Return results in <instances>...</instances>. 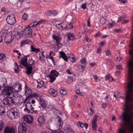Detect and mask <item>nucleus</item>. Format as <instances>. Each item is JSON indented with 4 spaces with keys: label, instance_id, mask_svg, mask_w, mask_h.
Returning <instances> with one entry per match:
<instances>
[{
    "label": "nucleus",
    "instance_id": "obj_57",
    "mask_svg": "<svg viewBox=\"0 0 133 133\" xmlns=\"http://www.w3.org/2000/svg\"><path fill=\"white\" fill-rule=\"evenodd\" d=\"M38 100L39 103H40L41 102H42V101H43L44 100H45L41 96L38 99Z\"/></svg>",
    "mask_w": 133,
    "mask_h": 133
},
{
    "label": "nucleus",
    "instance_id": "obj_42",
    "mask_svg": "<svg viewBox=\"0 0 133 133\" xmlns=\"http://www.w3.org/2000/svg\"><path fill=\"white\" fill-rule=\"evenodd\" d=\"M30 97H28L27 96L26 97L25 99H24V100H23L22 98H20V100H22V101L21 102H19V103L21 104L23 103L24 104H25L28 98Z\"/></svg>",
    "mask_w": 133,
    "mask_h": 133
},
{
    "label": "nucleus",
    "instance_id": "obj_3",
    "mask_svg": "<svg viewBox=\"0 0 133 133\" xmlns=\"http://www.w3.org/2000/svg\"><path fill=\"white\" fill-rule=\"evenodd\" d=\"M26 108L24 109L25 112L28 113H33L34 112V109L32 107L31 103L28 102L25 105Z\"/></svg>",
    "mask_w": 133,
    "mask_h": 133
},
{
    "label": "nucleus",
    "instance_id": "obj_55",
    "mask_svg": "<svg viewBox=\"0 0 133 133\" xmlns=\"http://www.w3.org/2000/svg\"><path fill=\"white\" fill-rule=\"evenodd\" d=\"M80 62L82 64H84L86 62V60L84 58H82L80 60Z\"/></svg>",
    "mask_w": 133,
    "mask_h": 133
},
{
    "label": "nucleus",
    "instance_id": "obj_62",
    "mask_svg": "<svg viewBox=\"0 0 133 133\" xmlns=\"http://www.w3.org/2000/svg\"><path fill=\"white\" fill-rule=\"evenodd\" d=\"M26 36L27 37V38H30L32 37V34H25Z\"/></svg>",
    "mask_w": 133,
    "mask_h": 133
},
{
    "label": "nucleus",
    "instance_id": "obj_40",
    "mask_svg": "<svg viewBox=\"0 0 133 133\" xmlns=\"http://www.w3.org/2000/svg\"><path fill=\"white\" fill-rule=\"evenodd\" d=\"M106 21V20L105 18L103 17H101L100 19V23L102 24H103Z\"/></svg>",
    "mask_w": 133,
    "mask_h": 133
},
{
    "label": "nucleus",
    "instance_id": "obj_60",
    "mask_svg": "<svg viewBox=\"0 0 133 133\" xmlns=\"http://www.w3.org/2000/svg\"><path fill=\"white\" fill-rule=\"evenodd\" d=\"M68 129L69 130V132L70 133H75L74 131L71 129L70 128H68Z\"/></svg>",
    "mask_w": 133,
    "mask_h": 133
},
{
    "label": "nucleus",
    "instance_id": "obj_35",
    "mask_svg": "<svg viewBox=\"0 0 133 133\" xmlns=\"http://www.w3.org/2000/svg\"><path fill=\"white\" fill-rule=\"evenodd\" d=\"M37 25H38V24L37 22L36 21H35L34 22L32 23L31 24H29V26L31 28V27H34Z\"/></svg>",
    "mask_w": 133,
    "mask_h": 133
},
{
    "label": "nucleus",
    "instance_id": "obj_39",
    "mask_svg": "<svg viewBox=\"0 0 133 133\" xmlns=\"http://www.w3.org/2000/svg\"><path fill=\"white\" fill-rule=\"evenodd\" d=\"M5 113L4 109L2 107H0V115H2L3 114Z\"/></svg>",
    "mask_w": 133,
    "mask_h": 133
},
{
    "label": "nucleus",
    "instance_id": "obj_18",
    "mask_svg": "<svg viewBox=\"0 0 133 133\" xmlns=\"http://www.w3.org/2000/svg\"><path fill=\"white\" fill-rule=\"evenodd\" d=\"M59 53L60 55V57L63 58L65 61H67L68 58L64 52L63 51H61Z\"/></svg>",
    "mask_w": 133,
    "mask_h": 133
},
{
    "label": "nucleus",
    "instance_id": "obj_21",
    "mask_svg": "<svg viewBox=\"0 0 133 133\" xmlns=\"http://www.w3.org/2000/svg\"><path fill=\"white\" fill-rule=\"evenodd\" d=\"M23 31H24V33H32V29L29 26L26 27Z\"/></svg>",
    "mask_w": 133,
    "mask_h": 133
},
{
    "label": "nucleus",
    "instance_id": "obj_36",
    "mask_svg": "<svg viewBox=\"0 0 133 133\" xmlns=\"http://www.w3.org/2000/svg\"><path fill=\"white\" fill-rule=\"evenodd\" d=\"M39 104L43 108H45L46 107V104L45 100L42 101V102L40 103Z\"/></svg>",
    "mask_w": 133,
    "mask_h": 133
},
{
    "label": "nucleus",
    "instance_id": "obj_2",
    "mask_svg": "<svg viewBox=\"0 0 133 133\" xmlns=\"http://www.w3.org/2000/svg\"><path fill=\"white\" fill-rule=\"evenodd\" d=\"M59 75V73L56 70H51L50 74L48 75V77L50 78L49 82L51 83H52L56 79V77H58Z\"/></svg>",
    "mask_w": 133,
    "mask_h": 133
},
{
    "label": "nucleus",
    "instance_id": "obj_22",
    "mask_svg": "<svg viewBox=\"0 0 133 133\" xmlns=\"http://www.w3.org/2000/svg\"><path fill=\"white\" fill-rule=\"evenodd\" d=\"M13 32L14 33H24V31L21 28H16L13 31Z\"/></svg>",
    "mask_w": 133,
    "mask_h": 133
},
{
    "label": "nucleus",
    "instance_id": "obj_50",
    "mask_svg": "<svg viewBox=\"0 0 133 133\" xmlns=\"http://www.w3.org/2000/svg\"><path fill=\"white\" fill-rule=\"evenodd\" d=\"M84 39L85 41L87 42H89L91 41V39L89 38L88 36H86V35L85 36V37Z\"/></svg>",
    "mask_w": 133,
    "mask_h": 133
},
{
    "label": "nucleus",
    "instance_id": "obj_45",
    "mask_svg": "<svg viewBox=\"0 0 133 133\" xmlns=\"http://www.w3.org/2000/svg\"><path fill=\"white\" fill-rule=\"evenodd\" d=\"M8 27L6 29H3L1 30L0 31V33H6L8 32Z\"/></svg>",
    "mask_w": 133,
    "mask_h": 133
},
{
    "label": "nucleus",
    "instance_id": "obj_33",
    "mask_svg": "<svg viewBox=\"0 0 133 133\" xmlns=\"http://www.w3.org/2000/svg\"><path fill=\"white\" fill-rule=\"evenodd\" d=\"M73 78L71 77H68L67 80V82L69 83H72L73 81Z\"/></svg>",
    "mask_w": 133,
    "mask_h": 133
},
{
    "label": "nucleus",
    "instance_id": "obj_7",
    "mask_svg": "<svg viewBox=\"0 0 133 133\" xmlns=\"http://www.w3.org/2000/svg\"><path fill=\"white\" fill-rule=\"evenodd\" d=\"M25 95L28 97H32V90L28 88L26 84L25 85Z\"/></svg>",
    "mask_w": 133,
    "mask_h": 133
},
{
    "label": "nucleus",
    "instance_id": "obj_5",
    "mask_svg": "<svg viewBox=\"0 0 133 133\" xmlns=\"http://www.w3.org/2000/svg\"><path fill=\"white\" fill-rule=\"evenodd\" d=\"M26 126L25 123L20 124L18 126V133H26Z\"/></svg>",
    "mask_w": 133,
    "mask_h": 133
},
{
    "label": "nucleus",
    "instance_id": "obj_61",
    "mask_svg": "<svg viewBox=\"0 0 133 133\" xmlns=\"http://www.w3.org/2000/svg\"><path fill=\"white\" fill-rule=\"evenodd\" d=\"M116 68L117 69H118L119 70H122V66L121 65H118L116 66Z\"/></svg>",
    "mask_w": 133,
    "mask_h": 133
},
{
    "label": "nucleus",
    "instance_id": "obj_58",
    "mask_svg": "<svg viewBox=\"0 0 133 133\" xmlns=\"http://www.w3.org/2000/svg\"><path fill=\"white\" fill-rule=\"evenodd\" d=\"M70 62H74L75 61V59L73 57H70Z\"/></svg>",
    "mask_w": 133,
    "mask_h": 133
},
{
    "label": "nucleus",
    "instance_id": "obj_48",
    "mask_svg": "<svg viewBox=\"0 0 133 133\" xmlns=\"http://www.w3.org/2000/svg\"><path fill=\"white\" fill-rule=\"evenodd\" d=\"M79 68L80 69H81L82 71L83 72L84 71V70L85 68V66H84L80 65L79 66Z\"/></svg>",
    "mask_w": 133,
    "mask_h": 133
},
{
    "label": "nucleus",
    "instance_id": "obj_64",
    "mask_svg": "<svg viewBox=\"0 0 133 133\" xmlns=\"http://www.w3.org/2000/svg\"><path fill=\"white\" fill-rule=\"evenodd\" d=\"M110 50H108L106 52V54L107 56L109 55L110 54Z\"/></svg>",
    "mask_w": 133,
    "mask_h": 133
},
{
    "label": "nucleus",
    "instance_id": "obj_38",
    "mask_svg": "<svg viewBox=\"0 0 133 133\" xmlns=\"http://www.w3.org/2000/svg\"><path fill=\"white\" fill-rule=\"evenodd\" d=\"M115 23L114 21H113L109 23L108 24V25L109 27L111 28L115 25Z\"/></svg>",
    "mask_w": 133,
    "mask_h": 133
},
{
    "label": "nucleus",
    "instance_id": "obj_13",
    "mask_svg": "<svg viewBox=\"0 0 133 133\" xmlns=\"http://www.w3.org/2000/svg\"><path fill=\"white\" fill-rule=\"evenodd\" d=\"M56 26L61 30L65 29L67 26L66 23L64 22H62L60 23L56 24Z\"/></svg>",
    "mask_w": 133,
    "mask_h": 133
},
{
    "label": "nucleus",
    "instance_id": "obj_49",
    "mask_svg": "<svg viewBox=\"0 0 133 133\" xmlns=\"http://www.w3.org/2000/svg\"><path fill=\"white\" fill-rule=\"evenodd\" d=\"M124 17L120 16L118 18V19L117 21V22H119L121 21L124 20Z\"/></svg>",
    "mask_w": 133,
    "mask_h": 133
},
{
    "label": "nucleus",
    "instance_id": "obj_53",
    "mask_svg": "<svg viewBox=\"0 0 133 133\" xmlns=\"http://www.w3.org/2000/svg\"><path fill=\"white\" fill-rule=\"evenodd\" d=\"M51 133H64V132L62 130H59L56 131H53Z\"/></svg>",
    "mask_w": 133,
    "mask_h": 133
},
{
    "label": "nucleus",
    "instance_id": "obj_25",
    "mask_svg": "<svg viewBox=\"0 0 133 133\" xmlns=\"http://www.w3.org/2000/svg\"><path fill=\"white\" fill-rule=\"evenodd\" d=\"M31 51L34 52L36 53L40 51V49L39 48H36L35 47H33L32 45L31 46Z\"/></svg>",
    "mask_w": 133,
    "mask_h": 133
},
{
    "label": "nucleus",
    "instance_id": "obj_20",
    "mask_svg": "<svg viewBox=\"0 0 133 133\" xmlns=\"http://www.w3.org/2000/svg\"><path fill=\"white\" fill-rule=\"evenodd\" d=\"M77 125L82 128L84 127L86 129H87L88 127V125L87 123H83L79 121L78 122Z\"/></svg>",
    "mask_w": 133,
    "mask_h": 133
},
{
    "label": "nucleus",
    "instance_id": "obj_16",
    "mask_svg": "<svg viewBox=\"0 0 133 133\" xmlns=\"http://www.w3.org/2000/svg\"><path fill=\"white\" fill-rule=\"evenodd\" d=\"M32 44V42L29 39H27L25 40H23L21 41L20 46L21 47L25 44Z\"/></svg>",
    "mask_w": 133,
    "mask_h": 133
},
{
    "label": "nucleus",
    "instance_id": "obj_54",
    "mask_svg": "<svg viewBox=\"0 0 133 133\" xmlns=\"http://www.w3.org/2000/svg\"><path fill=\"white\" fill-rule=\"evenodd\" d=\"M5 57V56L3 54H0V59H2Z\"/></svg>",
    "mask_w": 133,
    "mask_h": 133
},
{
    "label": "nucleus",
    "instance_id": "obj_11",
    "mask_svg": "<svg viewBox=\"0 0 133 133\" xmlns=\"http://www.w3.org/2000/svg\"><path fill=\"white\" fill-rule=\"evenodd\" d=\"M97 119V116L95 115L92 121V128L93 130H96L97 123L96 122Z\"/></svg>",
    "mask_w": 133,
    "mask_h": 133
},
{
    "label": "nucleus",
    "instance_id": "obj_47",
    "mask_svg": "<svg viewBox=\"0 0 133 133\" xmlns=\"http://www.w3.org/2000/svg\"><path fill=\"white\" fill-rule=\"evenodd\" d=\"M28 17V15L27 14H24L22 16V18L24 20L26 19Z\"/></svg>",
    "mask_w": 133,
    "mask_h": 133
},
{
    "label": "nucleus",
    "instance_id": "obj_43",
    "mask_svg": "<svg viewBox=\"0 0 133 133\" xmlns=\"http://www.w3.org/2000/svg\"><path fill=\"white\" fill-rule=\"evenodd\" d=\"M60 93L62 95H64L67 93L65 89H62L60 91Z\"/></svg>",
    "mask_w": 133,
    "mask_h": 133
},
{
    "label": "nucleus",
    "instance_id": "obj_6",
    "mask_svg": "<svg viewBox=\"0 0 133 133\" xmlns=\"http://www.w3.org/2000/svg\"><path fill=\"white\" fill-rule=\"evenodd\" d=\"M3 104L9 106L10 105V103L14 104L15 102L12 99V98L10 97H8L3 99Z\"/></svg>",
    "mask_w": 133,
    "mask_h": 133
},
{
    "label": "nucleus",
    "instance_id": "obj_24",
    "mask_svg": "<svg viewBox=\"0 0 133 133\" xmlns=\"http://www.w3.org/2000/svg\"><path fill=\"white\" fill-rule=\"evenodd\" d=\"M25 67L27 69V70L26 71V73L28 75H30L32 73V66L28 65V66Z\"/></svg>",
    "mask_w": 133,
    "mask_h": 133
},
{
    "label": "nucleus",
    "instance_id": "obj_9",
    "mask_svg": "<svg viewBox=\"0 0 133 133\" xmlns=\"http://www.w3.org/2000/svg\"><path fill=\"white\" fill-rule=\"evenodd\" d=\"M24 120L28 123H31L34 119L33 117L30 115H25L23 117Z\"/></svg>",
    "mask_w": 133,
    "mask_h": 133
},
{
    "label": "nucleus",
    "instance_id": "obj_15",
    "mask_svg": "<svg viewBox=\"0 0 133 133\" xmlns=\"http://www.w3.org/2000/svg\"><path fill=\"white\" fill-rule=\"evenodd\" d=\"M38 121L39 123V124L40 125L43 124L45 122L44 116L42 115L39 117L38 118Z\"/></svg>",
    "mask_w": 133,
    "mask_h": 133
},
{
    "label": "nucleus",
    "instance_id": "obj_10",
    "mask_svg": "<svg viewBox=\"0 0 133 133\" xmlns=\"http://www.w3.org/2000/svg\"><path fill=\"white\" fill-rule=\"evenodd\" d=\"M15 128L13 127H6L4 129V133H15Z\"/></svg>",
    "mask_w": 133,
    "mask_h": 133
},
{
    "label": "nucleus",
    "instance_id": "obj_19",
    "mask_svg": "<svg viewBox=\"0 0 133 133\" xmlns=\"http://www.w3.org/2000/svg\"><path fill=\"white\" fill-rule=\"evenodd\" d=\"M49 92L51 95H53L54 97L56 96L57 95V92L56 91H55L53 89H51L49 90Z\"/></svg>",
    "mask_w": 133,
    "mask_h": 133
},
{
    "label": "nucleus",
    "instance_id": "obj_12",
    "mask_svg": "<svg viewBox=\"0 0 133 133\" xmlns=\"http://www.w3.org/2000/svg\"><path fill=\"white\" fill-rule=\"evenodd\" d=\"M20 62L22 65L25 67L28 66V64L27 62V58L26 56H24V57H22L20 59Z\"/></svg>",
    "mask_w": 133,
    "mask_h": 133
},
{
    "label": "nucleus",
    "instance_id": "obj_28",
    "mask_svg": "<svg viewBox=\"0 0 133 133\" xmlns=\"http://www.w3.org/2000/svg\"><path fill=\"white\" fill-rule=\"evenodd\" d=\"M44 82L42 81H40L38 83V85L37 86V87L38 88L40 89L41 88L43 85Z\"/></svg>",
    "mask_w": 133,
    "mask_h": 133
},
{
    "label": "nucleus",
    "instance_id": "obj_30",
    "mask_svg": "<svg viewBox=\"0 0 133 133\" xmlns=\"http://www.w3.org/2000/svg\"><path fill=\"white\" fill-rule=\"evenodd\" d=\"M44 51H42L41 52V56H39L40 58L39 59L41 61H43L44 60V58L45 57V56L44 54Z\"/></svg>",
    "mask_w": 133,
    "mask_h": 133
},
{
    "label": "nucleus",
    "instance_id": "obj_32",
    "mask_svg": "<svg viewBox=\"0 0 133 133\" xmlns=\"http://www.w3.org/2000/svg\"><path fill=\"white\" fill-rule=\"evenodd\" d=\"M48 108L50 109L51 110H53V111H55L56 110V109L55 107V106L54 105H50L48 106Z\"/></svg>",
    "mask_w": 133,
    "mask_h": 133
},
{
    "label": "nucleus",
    "instance_id": "obj_23",
    "mask_svg": "<svg viewBox=\"0 0 133 133\" xmlns=\"http://www.w3.org/2000/svg\"><path fill=\"white\" fill-rule=\"evenodd\" d=\"M68 39L67 41L69 42V41H73L75 38V37L72 34H67Z\"/></svg>",
    "mask_w": 133,
    "mask_h": 133
},
{
    "label": "nucleus",
    "instance_id": "obj_8",
    "mask_svg": "<svg viewBox=\"0 0 133 133\" xmlns=\"http://www.w3.org/2000/svg\"><path fill=\"white\" fill-rule=\"evenodd\" d=\"M52 37L53 39L56 41L57 45L59 48L62 47V44L60 43V41L61 40L62 38L59 36H56L55 35H53Z\"/></svg>",
    "mask_w": 133,
    "mask_h": 133
},
{
    "label": "nucleus",
    "instance_id": "obj_17",
    "mask_svg": "<svg viewBox=\"0 0 133 133\" xmlns=\"http://www.w3.org/2000/svg\"><path fill=\"white\" fill-rule=\"evenodd\" d=\"M14 89L16 92H20L22 89V85L20 83L16 84L15 86Z\"/></svg>",
    "mask_w": 133,
    "mask_h": 133
},
{
    "label": "nucleus",
    "instance_id": "obj_37",
    "mask_svg": "<svg viewBox=\"0 0 133 133\" xmlns=\"http://www.w3.org/2000/svg\"><path fill=\"white\" fill-rule=\"evenodd\" d=\"M33 96L38 100L41 96L38 94L34 93L32 95Z\"/></svg>",
    "mask_w": 133,
    "mask_h": 133
},
{
    "label": "nucleus",
    "instance_id": "obj_1",
    "mask_svg": "<svg viewBox=\"0 0 133 133\" xmlns=\"http://www.w3.org/2000/svg\"><path fill=\"white\" fill-rule=\"evenodd\" d=\"M12 90V88L11 87H8L5 88L0 94V98H2L5 95L9 96L10 95Z\"/></svg>",
    "mask_w": 133,
    "mask_h": 133
},
{
    "label": "nucleus",
    "instance_id": "obj_26",
    "mask_svg": "<svg viewBox=\"0 0 133 133\" xmlns=\"http://www.w3.org/2000/svg\"><path fill=\"white\" fill-rule=\"evenodd\" d=\"M34 62L35 61H34L32 60V57H30L29 59H28V65H29V66H32L33 64H34Z\"/></svg>",
    "mask_w": 133,
    "mask_h": 133
},
{
    "label": "nucleus",
    "instance_id": "obj_59",
    "mask_svg": "<svg viewBox=\"0 0 133 133\" xmlns=\"http://www.w3.org/2000/svg\"><path fill=\"white\" fill-rule=\"evenodd\" d=\"M119 133H125V131L124 129H119Z\"/></svg>",
    "mask_w": 133,
    "mask_h": 133
},
{
    "label": "nucleus",
    "instance_id": "obj_14",
    "mask_svg": "<svg viewBox=\"0 0 133 133\" xmlns=\"http://www.w3.org/2000/svg\"><path fill=\"white\" fill-rule=\"evenodd\" d=\"M13 39L12 35H7L5 37L4 39L5 42L7 44H9L11 41Z\"/></svg>",
    "mask_w": 133,
    "mask_h": 133
},
{
    "label": "nucleus",
    "instance_id": "obj_29",
    "mask_svg": "<svg viewBox=\"0 0 133 133\" xmlns=\"http://www.w3.org/2000/svg\"><path fill=\"white\" fill-rule=\"evenodd\" d=\"M1 11L2 13L4 14H7L8 12L6 9L4 7L2 8L1 10Z\"/></svg>",
    "mask_w": 133,
    "mask_h": 133
},
{
    "label": "nucleus",
    "instance_id": "obj_4",
    "mask_svg": "<svg viewBox=\"0 0 133 133\" xmlns=\"http://www.w3.org/2000/svg\"><path fill=\"white\" fill-rule=\"evenodd\" d=\"M6 21L8 24H14L16 22L15 16L13 15H9L6 18Z\"/></svg>",
    "mask_w": 133,
    "mask_h": 133
},
{
    "label": "nucleus",
    "instance_id": "obj_56",
    "mask_svg": "<svg viewBox=\"0 0 133 133\" xmlns=\"http://www.w3.org/2000/svg\"><path fill=\"white\" fill-rule=\"evenodd\" d=\"M86 7V4L85 3H84L82 4L81 6V8L83 9H85Z\"/></svg>",
    "mask_w": 133,
    "mask_h": 133
},
{
    "label": "nucleus",
    "instance_id": "obj_63",
    "mask_svg": "<svg viewBox=\"0 0 133 133\" xmlns=\"http://www.w3.org/2000/svg\"><path fill=\"white\" fill-rule=\"evenodd\" d=\"M105 43L104 42H100L99 44V46H102L105 44Z\"/></svg>",
    "mask_w": 133,
    "mask_h": 133
},
{
    "label": "nucleus",
    "instance_id": "obj_51",
    "mask_svg": "<svg viewBox=\"0 0 133 133\" xmlns=\"http://www.w3.org/2000/svg\"><path fill=\"white\" fill-rule=\"evenodd\" d=\"M15 37L17 39H18L21 37L20 34H15Z\"/></svg>",
    "mask_w": 133,
    "mask_h": 133
},
{
    "label": "nucleus",
    "instance_id": "obj_52",
    "mask_svg": "<svg viewBox=\"0 0 133 133\" xmlns=\"http://www.w3.org/2000/svg\"><path fill=\"white\" fill-rule=\"evenodd\" d=\"M52 15L56 16L57 14V11L56 10L52 11Z\"/></svg>",
    "mask_w": 133,
    "mask_h": 133
},
{
    "label": "nucleus",
    "instance_id": "obj_27",
    "mask_svg": "<svg viewBox=\"0 0 133 133\" xmlns=\"http://www.w3.org/2000/svg\"><path fill=\"white\" fill-rule=\"evenodd\" d=\"M15 69L14 71L15 72L17 73L19 72L18 71L19 67L17 63L15 62Z\"/></svg>",
    "mask_w": 133,
    "mask_h": 133
},
{
    "label": "nucleus",
    "instance_id": "obj_41",
    "mask_svg": "<svg viewBox=\"0 0 133 133\" xmlns=\"http://www.w3.org/2000/svg\"><path fill=\"white\" fill-rule=\"evenodd\" d=\"M114 32L117 33H123L124 32L123 31L120 29H116L114 30Z\"/></svg>",
    "mask_w": 133,
    "mask_h": 133
},
{
    "label": "nucleus",
    "instance_id": "obj_31",
    "mask_svg": "<svg viewBox=\"0 0 133 133\" xmlns=\"http://www.w3.org/2000/svg\"><path fill=\"white\" fill-rule=\"evenodd\" d=\"M56 118L58 119V122L59 123V126H61L62 125L63 122H62V120L61 118L59 116H57Z\"/></svg>",
    "mask_w": 133,
    "mask_h": 133
},
{
    "label": "nucleus",
    "instance_id": "obj_44",
    "mask_svg": "<svg viewBox=\"0 0 133 133\" xmlns=\"http://www.w3.org/2000/svg\"><path fill=\"white\" fill-rule=\"evenodd\" d=\"M46 22V21L43 19H41L38 22H37L38 25L45 24Z\"/></svg>",
    "mask_w": 133,
    "mask_h": 133
},
{
    "label": "nucleus",
    "instance_id": "obj_46",
    "mask_svg": "<svg viewBox=\"0 0 133 133\" xmlns=\"http://www.w3.org/2000/svg\"><path fill=\"white\" fill-rule=\"evenodd\" d=\"M129 133H133V124H132L130 126Z\"/></svg>",
    "mask_w": 133,
    "mask_h": 133
},
{
    "label": "nucleus",
    "instance_id": "obj_34",
    "mask_svg": "<svg viewBox=\"0 0 133 133\" xmlns=\"http://www.w3.org/2000/svg\"><path fill=\"white\" fill-rule=\"evenodd\" d=\"M88 115L90 116L93 115L94 113L93 109L91 108L88 110Z\"/></svg>",
    "mask_w": 133,
    "mask_h": 133
}]
</instances>
